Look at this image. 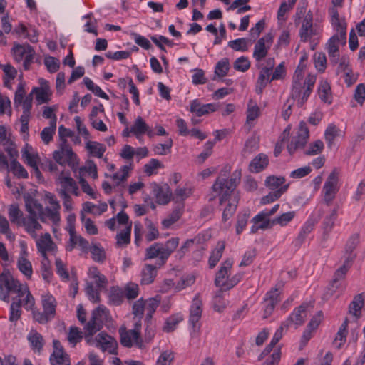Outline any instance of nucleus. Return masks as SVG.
I'll use <instances>...</instances> for the list:
<instances>
[{
  "label": "nucleus",
  "instance_id": "obj_12",
  "mask_svg": "<svg viewBox=\"0 0 365 365\" xmlns=\"http://www.w3.org/2000/svg\"><path fill=\"white\" fill-rule=\"evenodd\" d=\"M317 34V30L313 27V14L309 10L306 14L302 21L299 35L302 41L307 42L312 36H316Z\"/></svg>",
  "mask_w": 365,
  "mask_h": 365
},
{
  "label": "nucleus",
  "instance_id": "obj_44",
  "mask_svg": "<svg viewBox=\"0 0 365 365\" xmlns=\"http://www.w3.org/2000/svg\"><path fill=\"white\" fill-rule=\"evenodd\" d=\"M230 68L229 59L224 58L217 63L215 68V75L219 78H223L227 76Z\"/></svg>",
  "mask_w": 365,
  "mask_h": 365
},
{
  "label": "nucleus",
  "instance_id": "obj_4",
  "mask_svg": "<svg viewBox=\"0 0 365 365\" xmlns=\"http://www.w3.org/2000/svg\"><path fill=\"white\" fill-rule=\"evenodd\" d=\"M315 81L316 77L311 74L306 77L303 83L302 81H292L290 98L293 100L298 99V107H302L307 101L312 92Z\"/></svg>",
  "mask_w": 365,
  "mask_h": 365
},
{
  "label": "nucleus",
  "instance_id": "obj_47",
  "mask_svg": "<svg viewBox=\"0 0 365 365\" xmlns=\"http://www.w3.org/2000/svg\"><path fill=\"white\" fill-rule=\"evenodd\" d=\"M38 218H39L38 215L33 213L29 214L28 224L25 222V219L23 218V223L26 226V231L28 232H32L35 230H40L42 229V226L37 220Z\"/></svg>",
  "mask_w": 365,
  "mask_h": 365
},
{
  "label": "nucleus",
  "instance_id": "obj_57",
  "mask_svg": "<svg viewBox=\"0 0 365 365\" xmlns=\"http://www.w3.org/2000/svg\"><path fill=\"white\" fill-rule=\"evenodd\" d=\"M190 112L195 113L197 117H201L207 114V110L204 108V104H201L197 99L191 101Z\"/></svg>",
  "mask_w": 365,
  "mask_h": 365
},
{
  "label": "nucleus",
  "instance_id": "obj_63",
  "mask_svg": "<svg viewBox=\"0 0 365 365\" xmlns=\"http://www.w3.org/2000/svg\"><path fill=\"white\" fill-rule=\"evenodd\" d=\"M44 64L48 71L51 73H56L60 68L59 61L52 56L46 57L44 59Z\"/></svg>",
  "mask_w": 365,
  "mask_h": 365
},
{
  "label": "nucleus",
  "instance_id": "obj_1",
  "mask_svg": "<svg viewBox=\"0 0 365 365\" xmlns=\"http://www.w3.org/2000/svg\"><path fill=\"white\" fill-rule=\"evenodd\" d=\"M230 171L231 167L229 165H225L221 169L218 177L211 187L212 193L207 195L208 202L213 201L217 197L220 205L227 202L222 212L223 222H226L235 213L240 199V193L238 191L235 192V189L241 180V170H235L230 178H228Z\"/></svg>",
  "mask_w": 365,
  "mask_h": 365
},
{
  "label": "nucleus",
  "instance_id": "obj_23",
  "mask_svg": "<svg viewBox=\"0 0 365 365\" xmlns=\"http://www.w3.org/2000/svg\"><path fill=\"white\" fill-rule=\"evenodd\" d=\"M337 212H338V206L334 207L332 210L331 212L329 215H327L324 217V219L322 222V227L323 230V234L324 236L325 235L328 236L329 234L331 232V230L334 226L335 221L337 219V215H338Z\"/></svg>",
  "mask_w": 365,
  "mask_h": 365
},
{
  "label": "nucleus",
  "instance_id": "obj_28",
  "mask_svg": "<svg viewBox=\"0 0 365 365\" xmlns=\"http://www.w3.org/2000/svg\"><path fill=\"white\" fill-rule=\"evenodd\" d=\"M147 128H148V125L145 123L142 117L138 116L135 119L133 125L130 127V132L138 139H140V136L145 134Z\"/></svg>",
  "mask_w": 365,
  "mask_h": 365
},
{
  "label": "nucleus",
  "instance_id": "obj_22",
  "mask_svg": "<svg viewBox=\"0 0 365 365\" xmlns=\"http://www.w3.org/2000/svg\"><path fill=\"white\" fill-rule=\"evenodd\" d=\"M28 341L31 344L32 350L34 352L40 353L44 345V340L42 335L36 330H32L28 334Z\"/></svg>",
  "mask_w": 365,
  "mask_h": 365
},
{
  "label": "nucleus",
  "instance_id": "obj_17",
  "mask_svg": "<svg viewBox=\"0 0 365 365\" xmlns=\"http://www.w3.org/2000/svg\"><path fill=\"white\" fill-rule=\"evenodd\" d=\"M25 206L26 211L29 214H37L38 215L39 219L41 222H45V212L43 205L38 202L37 200L34 199L31 196H28L25 199Z\"/></svg>",
  "mask_w": 365,
  "mask_h": 365
},
{
  "label": "nucleus",
  "instance_id": "obj_58",
  "mask_svg": "<svg viewBox=\"0 0 365 365\" xmlns=\"http://www.w3.org/2000/svg\"><path fill=\"white\" fill-rule=\"evenodd\" d=\"M55 265L56 268V273L60 276L61 279L68 281L69 279V273L63 261L60 258H56Z\"/></svg>",
  "mask_w": 365,
  "mask_h": 365
},
{
  "label": "nucleus",
  "instance_id": "obj_27",
  "mask_svg": "<svg viewBox=\"0 0 365 365\" xmlns=\"http://www.w3.org/2000/svg\"><path fill=\"white\" fill-rule=\"evenodd\" d=\"M132 229V222L125 227L124 230H120L116 235V246L121 247L124 245H127L130 242V234Z\"/></svg>",
  "mask_w": 365,
  "mask_h": 365
},
{
  "label": "nucleus",
  "instance_id": "obj_14",
  "mask_svg": "<svg viewBox=\"0 0 365 365\" xmlns=\"http://www.w3.org/2000/svg\"><path fill=\"white\" fill-rule=\"evenodd\" d=\"M96 342L101 346L103 351H108L111 354H117L118 342L115 339L108 335L106 331L100 332L96 337Z\"/></svg>",
  "mask_w": 365,
  "mask_h": 365
},
{
  "label": "nucleus",
  "instance_id": "obj_6",
  "mask_svg": "<svg viewBox=\"0 0 365 365\" xmlns=\"http://www.w3.org/2000/svg\"><path fill=\"white\" fill-rule=\"evenodd\" d=\"M307 308L308 304L302 303L300 306L294 309L292 313L285 321L282 322L279 327H282V331H284V329H287L292 324H294L296 328L302 325L305 322V318L307 317L306 311Z\"/></svg>",
  "mask_w": 365,
  "mask_h": 365
},
{
  "label": "nucleus",
  "instance_id": "obj_50",
  "mask_svg": "<svg viewBox=\"0 0 365 365\" xmlns=\"http://www.w3.org/2000/svg\"><path fill=\"white\" fill-rule=\"evenodd\" d=\"M179 244V238L178 237H172L167 240L165 243H163V249L164 252L165 257L168 259L170 255L174 252V250L177 248Z\"/></svg>",
  "mask_w": 365,
  "mask_h": 365
},
{
  "label": "nucleus",
  "instance_id": "obj_53",
  "mask_svg": "<svg viewBox=\"0 0 365 365\" xmlns=\"http://www.w3.org/2000/svg\"><path fill=\"white\" fill-rule=\"evenodd\" d=\"M247 40L245 38H240L228 42V46L236 51H247Z\"/></svg>",
  "mask_w": 365,
  "mask_h": 365
},
{
  "label": "nucleus",
  "instance_id": "obj_39",
  "mask_svg": "<svg viewBox=\"0 0 365 365\" xmlns=\"http://www.w3.org/2000/svg\"><path fill=\"white\" fill-rule=\"evenodd\" d=\"M31 93L36 94V99L39 104L48 103L51 95L48 88L42 87H34Z\"/></svg>",
  "mask_w": 365,
  "mask_h": 365
},
{
  "label": "nucleus",
  "instance_id": "obj_8",
  "mask_svg": "<svg viewBox=\"0 0 365 365\" xmlns=\"http://www.w3.org/2000/svg\"><path fill=\"white\" fill-rule=\"evenodd\" d=\"M338 180V173L336 172V169H334L329 174L328 178L327 179L324 185V201L327 206L330 205L331 201L335 197V195L338 190L336 187Z\"/></svg>",
  "mask_w": 365,
  "mask_h": 365
},
{
  "label": "nucleus",
  "instance_id": "obj_31",
  "mask_svg": "<svg viewBox=\"0 0 365 365\" xmlns=\"http://www.w3.org/2000/svg\"><path fill=\"white\" fill-rule=\"evenodd\" d=\"M183 207V205H178L173 210L170 216L162 221L163 227L165 229L169 228L172 225L176 222L181 217Z\"/></svg>",
  "mask_w": 365,
  "mask_h": 365
},
{
  "label": "nucleus",
  "instance_id": "obj_38",
  "mask_svg": "<svg viewBox=\"0 0 365 365\" xmlns=\"http://www.w3.org/2000/svg\"><path fill=\"white\" fill-rule=\"evenodd\" d=\"M21 304L22 302L21 299H17L16 300L14 298V301L10 307V315H9V321L11 322H17L21 315Z\"/></svg>",
  "mask_w": 365,
  "mask_h": 365
},
{
  "label": "nucleus",
  "instance_id": "obj_49",
  "mask_svg": "<svg viewBox=\"0 0 365 365\" xmlns=\"http://www.w3.org/2000/svg\"><path fill=\"white\" fill-rule=\"evenodd\" d=\"M120 341L124 347L130 348L133 346L132 338L133 336L130 330L128 331L126 327L123 326L119 329Z\"/></svg>",
  "mask_w": 365,
  "mask_h": 365
},
{
  "label": "nucleus",
  "instance_id": "obj_52",
  "mask_svg": "<svg viewBox=\"0 0 365 365\" xmlns=\"http://www.w3.org/2000/svg\"><path fill=\"white\" fill-rule=\"evenodd\" d=\"M324 143L321 140H317L309 145V148L304 151L306 155H315L322 153L324 149Z\"/></svg>",
  "mask_w": 365,
  "mask_h": 365
},
{
  "label": "nucleus",
  "instance_id": "obj_33",
  "mask_svg": "<svg viewBox=\"0 0 365 365\" xmlns=\"http://www.w3.org/2000/svg\"><path fill=\"white\" fill-rule=\"evenodd\" d=\"M1 283L4 284L8 292H14L21 284L17 280L14 279L12 276H8L4 274H0V287Z\"/></svg>",
  "mask_w": 365,
  "mask_h": 365
},
{
  "label": "nucleus",
  "instance_id": "obj_45",
  "mask_svg": "<svg viewBox=\"0 0 365 365\" xmlns=\"http://www.w3.org/2000/svg\"><path fill=\"white\" fill-rule=\"evenodd\" d=\"M18 178H27L29 176L26 170L16 159H13L11 162L9 171Z\"/></svg>",
  "mask_w": 365,
  "mask_h": 365
},
{
  "label": "nucleus",
  "instance_id": "obj_48",
  "mask_svg": "<svg viewBox=\"0 0 365 365\" xmlns=\"http://www.w3.org/2000/svg\"><path fill=\"white\" fill-rule=\"evenodd\" d=\"M92 259L97 262H103L106 259V253L100 244H93L90 249Z\"/></svg>",
  "mask_w": 365,
  "mask_h": 365
},
{
  "label": "nucleus",
  "instance_id": "obj_37",
  "mask_svg": "<svg viewBox=\"0 0 365 365\" xmlns=\"http://www.w3.org/2000/svg\"><path fill=\"white\" fill-rule=\"evenodd\" d=\"M183 320V317L180 314H175L170 316L165 321L163 327V331L165 332L173 331L177 325Z\"/></svg>",
  "mask_w": 365,
  "mask_h": 365
},
{
  "label": "nucleus",
  "instance_id": "obj_5",
  "mask_svg": "<svg viewBox=\"0 0 365 365\" xmlns=\"http://www.w3.org/2000/svg\"><path fill=\"white\" fill-rule=\"evenodd\" d=\"M309 138V131L304 121L299 124L297 135L293 137L291 142L287 145V149L290 155H293L297 150L302 149L307 143Z\"/></svg>",
  "mask_w": 365,
  "mask_h": 365
},
{
  "label": "nucleus",
  "instance_id": "obj_36",
  "mask_svg": "<svg viewBox=\"0 0 365 365\" xmlns=\"http://www.w3.org/2000/svg\"><path fill=\"white\" fill-rule=\"evenodd\" d=\"M49 124L50 126L44 128L41 133V138L46 144L49 143L53 140V135L56 128V118H54L50 120Z\"/></svg>",
  "mask_w": 365,
  "mask_h": 365
},
{
  "label": "nucleus",
  "instance_id": "obj_20",
  "mask_svg": "<svg viewBox=\"0 0 365 365\" xmlns=\"http://www.w3.org/2000/svg\"><path fill=\"white\" fill-rule=\"evenodd\" d=\"M269 165V159L264 153L258 154L250 163V170L252 173H259L264 170Z\"/></svg>",
  "mask_w": 365,
  "mask_h": 365
},
{
  "label": "nucleus",
  "instance_id": "obj_10",
  "mask_svg": "<svg viewBox=\"0 0 365 365\" xmlns=\"http://www.w3.org/2000/svg\"><path fill=\"white\" fill-rule=\"evenodd\" d=\"M280 292L278 288L274 287L267 292L264 298V314L262 318L264 319L268 318L272 315L276 305L280 302Z\"/></svg>",
  "mask_w": 365,
  "mask_h": 365
},
{
  "label": "nucleus",
  "instance_id": "obj_62",
  "mask_svg": "<svg viewBox=\"0 0 365 365\" xmlns=\"http://www.w3.org/2000/svg\"><path fill=\"white\" fill-rule=\"evenodd\" d=\"M83 339V333L76 327H71L68 335V340L70 343L76 344Z\"/></svg>",
  "mask_w": 365,
  "mask_h": 365
},
{
  "label": "nucleus",
  "instance_id": "obj_30",
  "mask_svg": "<svg viewBox=\"0 0 365 365\" xmlns=\"http://www.w3.org/2000/svg\"><path fill=\"white\" fill-rule=\"evenodd\" d=\"M364 297L362 293L356 294L349 304V313L356 317L361 314V310L364 306Z\"/></svg>",
  "mask_w": 365,
  "mask_h": 365
},
{
  "label": "nucleus",
  "instance_id": "obj_41",
  "mask_svg": "<svg viewBox=\"0 0 365 365\" xmlns=\"http://www.w3.org/2000/svg\"><path fill=\"white\" fill-rule=\"evenodd\" d=\"M17 266L19 271L26 277L29 279L31 277L33 269L31 263L29 260H28L26 257L21 256L18 259Z\"/></svg>",
  "mask_w": 365,
  "mask_h": 365
},
{
  "label": "nucleus",
  "instance_id": "obj_7",
  "mask_svg": "<svg viewBox=\"0 0 365 365\" xmlns=\"http://www.w3.org/2000/svg\"><path fill=\"white\" fill-rule=\"evenodd\" d=\"M202 302L199 293L196 294L192 299L190 309L189 323L192 326L194 332H198L200 328L198 324L202 317Z\"/></svg>",
  "mask_w": 365,
  "mask_h": 365
},
{
  "label": "nucleus",
  "instance_id": "obj_29",
  "mask_svg": "<svg viewBox=\"0 0 365 365\" xmlns=\"http://www.w3.org/2000/svg\"><path fill=\"white\" fill-rule=\"evenodd\" d=\"M289 187V184H287L282 187H281L279 189L276 190H272L269 192L267 195L264 196L261 199V204L262 205H267L271 202H273L278 200L282 194L287 192V189Z\"/></svg>",
  "mask_w": 365,
  "mask_h": 365
},
{
  "label": "nucleus",
  "instance_id": "obj_34",
  "mask_svg": "<svg viewBox=\"0 0 365 365\" xmlns=\"http://www.w3.org/2000/svg\"><path fill=\"white\" fill-rule=\"evenodd\" d=\"M36 246L38 251H51L56 246L53 242L49 233H46L36 242Z\"/></svg>",
  "mask_w": 365,
  "mask_h": 365
},
{
  "label": "nucleus",
  "instance_id": "obj_21",
  "mask_svg": "<svg viewBox=\"0 0 365 365\" xmlns=\"http://www.w3.org/2000/svg\"><path fill=\"white\" fill-rule=\"evenodd\" d=\"M58 180L62 187L61 190H65L68 193L71 192L76 196L78 195V187L71 177L63 176V172H62L58 177Z\"/></svg>",
  "mask_w": 365,
  "mask_h": 365
},
{
  "label": "nucleus",
  "instance_id": "obj_11",
  "mask_svg": "<svg viewBox=\"0 0 365 365\" xmlns=\"http://www.w3.org/2000/svg\"><path fill=\"white\" fill-rule=\"evenodd\" d=\"M150 187L158 204L167 205L171 200L173 193L168 184L160 185L156 182H152Z\"/></svg>",
  "mask_w": 365,
  "mask_h": 365
},
{
  "label": "nucleus",
  "instance_id": "obj_32",
  "mask_svg": "<svg viewBox=\"0 0 365 365\" xmlns=\"http://www.w3.org/2000/svg\"><path fill=\"white\" fill-rule=\"evenodd\" d=\"M86 148L93 156L101 158L103 157L106 148V146L96 141H88L86 145Z\"/></svg>",
  "mask_w": 365,
  "mask_h": 365
},
{
  "label": "nucleus",
  "instance_id": "obj_3",
  "mask_svg": "<svg viewBox=\"0 0 365 365\" xmlns=\"http://www.w3.org/2000/svg\"><path fill=\"white\" fill-rule=\"evenodd\" d=\"M58 135L61 143L59 149L53 153V158L61 165L68 164L69 166L73 167L78 163V158L66 139L67 137H72L73 133L61 125L58 128Z\"/></svg>",
  "mask_w": 365,
  "mask_h": 365
},
{
  "label": "nucleus",
  "instance_id": "obj_24",
  "mask_svg": "<svg viewBox=\"0 0 365 365\" xmlns=\"http://www.w3.org/2000/svg\"><path fill=\"white\" fill-rule=\"evenodd\" d=\"M42 307L43 311L50 317L53 319L56 315V302L51 294H46L42 297Z\"/></svg>",
  "mask_w": 365,
  "mask_h": 365
},
{
  "label": "nucleus",
  "instance_id": "obj_25",
  "mask_svg": "<svg viewBox=\"0 0 365 365\" xmlns=\"http://www.w3.org/2000/svg\"><path fill=\"white\" fill-rule=\"evenodd\" d=\"M225 248V242L219 241L217 243L216 247L212 250L209 257L208 263L210 269H213L217 265L222 256Z\"/></svg>",
  "mask_w": 365,
  "mask_h": 365
},
{
  "label": "nucleus",
  "instance_id": "obj_26",
  "mask_svg": "<svg viewBox=\"0 0 365 365\" xmlns=\"http://www.w3.org/2000/svg\"><path fill=\"white\" fill-rule=\"evenodd\" d=\"M283 331L282 327H279L276 332L274 333L271 341L266 347L264 349L262 352L259 354L257 358V361H262L266 356L269 355L270 352L272 351L273 348L275 345L279 341V340L282 338Z\"/></svg>",
  "mask_w": 365,
  "mask_h": 365
},
{
  "label": "nucleus",
  "instance_id": "obj_42",
  "mask_svg": "<svg viewBox=\"0 0 365 365\" xmlns=\"http://www.w3.org/2000/svg\"><path fill=\"white\" fill-rule=\"evenodd\" d=\"M285 180V178L283 176L269 175L265 180V185L270 190H276L284 185L283 184Z\"/></svg>",
  "mask_w": 365,
  "mask_h": 365
},
{
  "label": "nucleus",
  "instance_id": "obj_64",
  "mask_svg": "<svg viewBox=\"0 0 365 365\" xmlns=\"http://www.w3.org/2000/svg\"><path fill=\"white\" fill-rule=\"evenodd\" d=\"M174 359V356L172 352L165 351L163 352L158 359L157 360L156 365H170Z\"/></svg>",
  "mask_w": 365,
  "mask_h": 365
},
{
  "label": "nucleus",
  "instance_id": "obj_18",
  "mask_svg": "<svg viewBox=\"0 0 365 365\" xmlns=\"http://www.w3.org/2000/svg\"><path fill=\"white\" fill-rule=\"evenodd\" d=\"M317 221L312 218L309 217L302 225L299 233L297 237L295 238L294 243L296 246H301L307 236L313 230Z\"/></svg>",
  "mask_w": 365,
  "mask_h": 365
},
{
  "label": "nucleus",
  "instance_id": "obj_56",
  "mask_svg": "<svg viewBox=\"0 0 365 365\" xmlns=\"http://www.w3.org/2000/svg\"><path fill=\"white\" fill-rule=\"evenodd\" d=\"M123 292L128 299H134L139 294V287L137 284L130 282L125 287Z\"/></svg>",
  "mask_w": 365,
  "mask_h": 365
},
{
  "label": "nucleus",
  "instance_id": "obj_19",
  "mask_svg": "<svg viewBox=\"0 0 365 365\" xmlns=\"http://www.w3.org/2000/svg\"><path fill=\"white\" fill-rule=\"evenodd\" d=\"M158 265L145 264L141 271V284H150L153 282L157 276Z\"/></svg>",
  "mask_w": 365,
  "mask_h": 365
},
{
  "label": "nucleus",
  "instance_id": "obj_55",
  "mask_svg": "<svg viewBox=\"0 0 365 365\" xmlns=\"http://www.w3.org/2000/svg\"><path fill=\"white\" fill-rule=\"evenodd\" d=\"M296 215L295 211H289L287 212H284L281 215L275 217L274 219V222L279 225L282 227L286 226L289 222H290Z\"/></svg>",
  "mask_w": 365,
  "mask_h": 365
},
{
  "label": "nucleus",
  "instance_id": "obj_43",
  "mask_svg": "<svg viewBox=\"0 0 365 365\" xmlns=\"http://www.w3.org/2000/svg\"><path fill=\"white\" fill-rule=\"evenodd\" d=\"M102 322L95 321V317H91L90 320L84 326L86 336H92L102 329Z\"/></svg>",
  "mask_w": 365,
  "mask_h": 365
},
{
  "label": "nucleus",
  "instance_id": "obj_40",
  "mask_svg": "<svg viewBox=\"0 0 365 365\" xmlns=\"http://www.w3.org/2000/svg\"><path fill=\"white\" fill-rule=\"evenodd\" d=\"M124 292L118 287H113L109 294V302L115 306H119L122 304L124 298Z\"/></svg>",
  "mask_w": 365,
  "mask_h": 365
},
{
  "label": "nucleus",
  "instance_id": "obj_46",
  "mask_svg": "<svg viewBox=\"0 0 365 365\" xmlns=\"http://www.w3.org/2000/svg\"><path fill=\"white\" fill-rule=\"evenodd\" d=\"M29 45V43L26 44H19L17 43H14V46L11 49V51L14 55V59L17 62H20L23 60L24 57L28 53L27 46Z\"/></svg>",
  "mask_w": 365,
  "mask_h": 365
},
{
  "label": "nucleus",
  "instance_id": "obj_51",
  "mask_svg": "<svg viewBox=\"0 0 365 365\" xmlns=\"http://www.w3.org/2000/svg\"><path fill=\"white\" fill-rule=\"evenodd\" d=\"M331 93V88L327 82H324L320 84L318 88V93L320 99L324 103H331V100L329 97Z\"/></svg>",
  "mask_w": 365,
  "mask_h": 365
},
{
  "label": "nucleus",
  "instance_id": "obj_59",
  "mask_svg": "<svg viewBox=\"0 0 365 365\" xmlns=\"http://www.w3.org/2000/svg\"><path fill=\"white\" fill-rule=\"evenodd\" d=\"M249 213H239L237 216L236 233L240 235L245 228L248 219Z\"/></svg>",
  "mask_w": 365,
  "mask_h": 365
},
{
  "label": "nucleus",
  "instance_id": "obj_2",
  "mask_svg": "<svg viewBox=\"0 0 365 365\" xmlns=\"http://www.w3.org/2000/svg\"><path fill=\"white\" fill-rule=\"evenodd\" d=\"M360 242V235L359 233L352 234L348 239L344 247V262L342 266L336 270L332 280L328 287V293L330 295L334 294L340 286V281L345 279L348 270L351 267L356 257V254L354 252Z\"/></svg>",
  "mask_w": 365,
  "mask_h": 365
},
{
  "label": "nucleus",
  "instance_id": "obj_13",
  "mask_svg": "<svg viewBox=\"0 0 365 365\" xmlns=\"http://www.w3.org/2000/svg\"><path fill=\"white\" fill-rule=\"evenodd\" d=\"M232 264L233 260L232 259H227L221 264L220 269L216 273L215 284L220 288V293L224 292L223 287H225L226 280L228 279Z\"/></svg>",
  "mask_w": 365,
  "mask_h": 365
},
{
  "label": "nucleus",
  "instance_id": "obj_15",
  "mask_svg": "<svg viewBox=\"0 0 365 365\" xmlns=\"http://www.w3.org/2000/svg\"><path fill=\"white\" fill-rule=\"evenodd\" d=\"M53 352L51 355L50 361L52 365H71L68 356L63 351V347L58 340L53 341Z\"/></svg>",
  "mask_w": 365,
  "mask_h": 365
},
{
  "label": "nucleus",
  "instance_id": "obj_9",
  "mask_svg": "<svg viewBox=\"0 0 365 365\" xmlns=\"http://www.w3.org/2000/svg\"><path fill=\"white\" fill-rule=\"evenodd\" d=\"M273 35L271 33H268L264 36L260 38L255 43L253 57L257 61H261L267 56L270 45L273 42Z\"/></svg>",
  "mask_w": 365,
  "mask_h": 365
},
{
  "label": "nucleus",
  "instance_id": "obj_61",
  "mask_svg": "<svg viewBox=\"0 0 365 365\" xmlns=\"http://www.w3.org/2000/svg\"><path fill=\"white\" fill-rule=\"evenodd\" d=\"M233 66L237 71L245 72L250 68V62L247 57L241 56L236 59Z\"/></svg>",
  "mask_w": 365,
  "mask_h": 365
},
{
  "label": "nucleus",
  "instance_id": "obj_60",
  "mask_svg": "<svg viewBox=\"0 0 365 365\" xmlns=\"http://www.w3.org/2000/svg\"><path fill=\"white\" fill-rule=\"evenodd\" d=\"M108 312V310L105 306L100 305L92 312L91 317H95V321L96 322H102L103 325L104 319H106Z\"/></svg>",
  "mask_w": 365,
  "mask_h": 365
},
{
  "label": "nucleus",
  "instance_id": "obj_35",
  "mask_svg": "<svg viewBox=\"0 0 365 365\" xmlns=\"http://www.w3.org/2000/svg\"><path fill=\"white\" fill-rule=\"evenodd\" d=\"M341 130L333 123L329 124L324 132V138L329 148H331L334 138L339 136Z\"/></svg>",
  "mask_w": 365,
  "mask_h": 365
},
{
  "label": "nucleus",
  "instance_id": "obj_54",
  "mask_svg": "<svg viewBox=\"0 0 365 365\" xmlns=\"http://www.w3.org/2000/svg\"><path fill=\"white\" fill-rule=\"evenodd\" d=\"M337 42H339L338 35H334L329 39L327 43V49L329 56H336L339 53V47L336 45Z\"/></svg>",
  "mask_w": 365,
  "mask_h": 365
},
{
  "label": "nucleus",
  "instance_id": "obj_16",
  "mask_svg": "<svg viewBox=\"0 0 365 365\" xmlns=\"http://www.w3.org/2000/svg\"><path fill=\"white\" fill-rule=\"evenodd\" d=\"M163 243L155 242L145 250V259H151L158 257L157 265L160 267L167 261V257L164 255Z\"/></svg>",
  "mask_w": 365,
  "mask_h": 365
}]
</instances>
